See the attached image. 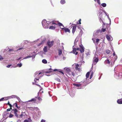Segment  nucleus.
I'll return each mask as SVG.
<instances>
[{
    "label": "nucleus",
    "instance_id": "1",
    "mask_svg": "<svg viewBox=\"0 0 122 122\" xmlns=\"http://www.w3.org/2000/svg\"><path fill=\"white\" fill-rule=\"evenodd\" d=\"M42 25L44 28H47L49 27L48 25L51 24H55V23H53L50 22H47L46 20H43L42 22Z\"/></svg>",
    "mask_w": 122,
    "mask_h": 122
},
{
    "label": "nucleus",
    "instance_id": "2",
    "mask_svg": "<svg viewBox=\"0 0 122 122\" xmlns=\"http://www.w3.org/2000/svg\"><path fill=\"white\" fill-rule=\"evenodd\" d=\"M99 55V53L98 52H96L94 55V57L93 58L92 65H95L97 62L98 61V56Z\"/></svg>",
    "mask_w": 122,
    "mask_h": 122
},
{
    "label": "nucleus",
    "instance_id": "3",
    "mask_svg": "<svg viewBox=\"0 0 122 122\" xmlns=\"http://www.w3.org/2000/svg\"><path fill=\"white\" fill-rule=\"evenodd\" d=\"M49 70H52V71H50L51 72L52 71H57L60 72V73H62V74H64V73L60 69H55L53 70L51 68H50L49 69Z\"/></svg>",
    "mask_w": 122,
    "mask_h": 122
},
{
    "label": "nucleus",
    "instance_id": "4",
    "mask_svg": "<svg viewBox=\"0 0 122 122\" xmlns=\"http://www.w3.org/2000/svg\"><path fill=\"white\" fill-rule=\"evenodd\" d=\"M80 48H77V50H80L81 53L83 52L84 51V50L83 46L80 45Z\"/></svg>",
    "mask_w": 122,
    "mask_h": 122
},
{
    "label": "nucleus",
    "instance_id": "5",
    "mask_svg": "<svg viewBox=\"0 0 122 122\" xmlns=\"http://www.w3.org/2000/svg\"><path fill=\"white\" fill-rule=\"evenodd\" d=\"M14 112V113L15 116L17 117L18 116L17 112H18L17 110L16 109H12L11 111V112L12 113H13V112Z\"/></svg>",
    "mask_w": 122,
    "mask_h": 122
},
{
    "label": "nucleus",
    "instance_id": "6",
    "mask_svg": "<svg viewBox=\"0 0 122 122\" xmlns=\"http://www.w3.org/2000/svg\"><path fill=\"white\" fill-rule=\"evenodd\" d=\"M54 41H51L48 42H47V44L48 45L49 47H51L53 45Z\"/></svg>",
    "mask_w": 122,
    "mask_h": 122
},
{
    "label": "nucleus",
    "instance_id": "7",
    "mask_svg": "<svg viewBox=\"0 0 122 122\" xmlns=\"http://www.w3.org/2000/svg\"><path fill=\"white\" fill-rule=\"evenodd\" d=\"M36 99L35 98H33L31 100H30L27 102V103L30 104V103H29V102L31 103H32L36 102Z\"/></svg>",
    "mask_w": 122,
    "mask_h": 122
},
{
    "label": "nucleus",
    "instance_id": "8",
    "mask_svg": "<svg viewBox=\"0 0 122 122\" xmlns=\"http://www.w3.org/2000/svg\"><path fill=\"white\" fill-rule=\"evenodd\" d=\"M73 52L74 54H75L76 55L78 54V52H76V48L74 47V46H73Z\"/></svg>",
    "mask_w": 122,
    "mask_h": 122
},
{
    "label": "nucleus",
    "instance_id": "9",
    "mask_svg": "<svg viewBox=\"0 0 122 122\" xmlns=\"http://www.w3.org/2000/svg\"><path fill=\"white\" fill-rule=\"evenodd\" d=\"M64 71L68 73H69L70 74V72H71L70 70V69L69 68H64Z\"/></svg>",
    "mask_w": 122,
    "mask_h": 122
},
{
    "label": "nucleus",
    "instance_id": "10",
    "mask_svg": "<svg viewBox=\"0 0 122 122\" xmlns=\"http://www.w3.org/2000/svg\"><path fill=\"white\" fill-rule=\"evenodd\" d=\"M106 38L108 41H112V38L110 36L107 35H106Z\"/></svg>",
    "mask_w": 122,
    "mask_h": 122
},
{
    "label": "nucleus",
    "instance_id": "11",
    "mask_svg": "<svg viewBox=\"0 0 122 122\" xmlns=\"http://www.w3.org/2000/svg\"><path fill=\"white\" fill-rule=\"evenodd\" d=\"M75 68L76 70L79 71L80 70V67L78 64H75Z\"/></svg>",
    "mask_w": 122,
    "mask_h": 122
},
{
    "label": "nucleus",
    "instance_id": "12",
    "mask_svg": "<svg viewBox=\"0 0 122 122\" xmlns=\"http://www.w3.org/2000/svg\"><path fill=\"white\" fill-rule=\"evenodd\" d=\"M22 66V64L21 63H20V64H19V63L18 64H17V66H12L11 67V68H12V67L15 68V67H16L17 66H18L19 67H20L21 66Z\"/></svg>",
    "mask_w": 122,
    "mask_h": 122
},
{
    "label": "nucleus",
    "instance_id": "13",
    "mask_svg": "<svg viewBox=\"0 0 122 122\" xmlns=\"http://www.w3.org/2000/svg\"><path fill=\"white\" fill-rule=\"evenodd\" d=\"M76 27V26L75 25L73 26L72 30V33H74L75 31Z\"/></svg>",
    "mask_w": 122,
    "mask_h": 122
},
{
    "label": "nucleus",
    "instance_id": "14",
    "mask_svg": "<svg viewBox=\"0 0 122 122\" xmlns=\"http://www.w3.org/2000/svg\"><path fill=\"white\" fill-rule=\"evenodd\" d=\"M117 102L119 104H122V99H118L117 101Z\"/></svg>",
    "mask_w": 122,
    "mask_h": 122
},
{
    "label": "nucleus",
    "instance_id": "15",
    "mask_svg": "<svg viewBox=\"0 0 122 122\" xmlns=\"http://www.w3.org/2000/svg\"><path fill=\"white\" fill-rule=\"evenodd\" d=\"M48 47L47 46L45 47L43 49V50L45 52H46L47 51Z\"/></svg>",
    "mask_w": 122,
    "mask_h": 122
},
{
    "label": "nucleus",
    "instance_id": "16",
    "mask_svg": "<svg viewBox=\"0 0 122 122\" xmlns=\"http://www.w3.org/2000/svg\"><path fill=\"white\" fill-rule=\"evenodd\" d=\"M63 30H64V31L65 32H70V30L68 28H64Z\"/></svg>",
    "mask_w": 122,
    "mask_h": 122
},
{
    "label": "nucleus",
    "instance_id": "17",
    "mask_svg": "<svg viewBox=\"0 0 122 122\" xmlns=\"http://www.w3.org/2000/svg\"><path fill=\"white\" fill-rule=\"evenodd\" d=\"M56 26H50L49 28L51 29L54 30Z\"/></svg>",
    "mask_w": 122,
    "mask_h": 122
},
{
    "label": "nucleus",
    "instance_id": "18",
    "mask_svg": "<svg viewBox=\"0 0 122 122\" xmlns=\"http://www.w3.org/2000/svg\"><path fill=\"white\" fill-rule=\"evenodd\" d=\"M7 99V97H4L1 98L0 99V101H3L4 100H6Z\"/></svg>",
    "mask_w": 122,
    "mask_h": 122
},
{
    "label": "nucleus",
    "instance_id": "19",
    "mask_svg": "<svg viewBox=\"0 0 122 122\" xmlns=\"http://www.w3.org/2000/svg\"><path fill=\"white\" fill-rule=\"evenodd\" d=\"M81 85V84L80 83H79L78 84H73V85L74 86H75L77 87H79Z\"/></svg>",
    "mask_w": 122,
    "mask_h": 122
},
{
    "label": "nucleus",
    "instance_id": "20",
    "mask_svg": "<svg viewBox=\"0 0 122 122\" xmlns=\"http://www.w3.org/2000/svg\"><path fill=\"white\" fill-rule=\"evenodd\" d=\"M41 73V72H40L38 73V72L37 71L36 72L35 74V75H34V76L35 77L36 76V75L38 74V75L40 74Z\"/></svg>",
    "mask_w": 122,
    "mask_h": 122
},
{
    "label": "nucleus",
    "instance_id": "21",
    "mask_svg": "<svg viewBox=\"0 0 122 122\" xmlns=\"http://www.w3.org/2000/svg\"><path fill=\"white\" fill-rule=\"evenodd\" d=\"M62 53V50L60 49H59L58 50V54L59 55H60Z\"/></svg>",
    "mask_w": 122,
    "mask_h": 122
},
{
    "label": "nucleus",
    "instance_id": "22",
    "mask_svg": "<svg viewBox=\"0 0 122 122\" xmlns=\"http://www.w3.org/2000/svg\"><path fill=\"white\" fill-rule=\"evenodd\" d=\"M42 62L43 63L45 64H46L47 63V61L45 59H43L42 60Z\"/></svg>",
    "mask_w": 122,
    "mask_h": 122
},
{
    "label": "nucleus",
    "instance_id": "23",
    "mask_svg": "<svg viewBox=\"0 0 122 122\" xmlns=\"http://www.w3.org/2000/svg\"><path fill=\"white\" fill-rule=\"evenodd\" d=\"M89 74L90 72H89L87 73L86 75V78H88L89 77Z\"/></svg>",
    "mask_w": 122,
    "mask_h": 122
},
{
    "label": "nucleus",
    "instance_id": "24",
    "mask_svg": "<svg viewBox=\"0 0 122 122\" xmlns=\"http://www.w3.org/2000/svg\"><path fill=\"white\" fill-rule=\"evenodd\" d=\"M23 113L22 112V114L20 115V117L21 118H24V116H25L23 115V114H22L23 113Z\"/></svg>",
    "mask_w": 122,
    "mask_h": 122
},
{
    "label": "nucleus",
    "instance_id": "25",
    "mask_svg": "<svg viewBox=\"0 0 122 122\" xmlns=\"http://www.w3.org/2000/svg\"><path fill=\"white\" fill-rule=\"evenodd\" d=\"M61 3L62 4H63L65 3V0H61Z\"/></svg>",
    "mask_w": 122,
    "mask_h": 122
},
{
    "label": "nucleus",
    "instance_id": "26",
    "mask_svg": "<svg viewBox=\"0 0 122 122\" xmlns=\"http://www.w3.org/2000/svg\"><path fill=\"white\" fill-rule=\"evenodd\" d=\"M32 57V56H26V57H24L23 58V59H27V58H30L31 57Z\"/></svg>",
    "mask_w": 122,
    "mask_h": 122
},
{
    "label": "nucleus",
    "instance_id": "27",
    "mask_svg": "<svg viewBox=\"0 0 122 122\" xmlns=\"http://www.w3.org/2000/svg\"><path fill=\"white\" fill-rule=\"evenodd\" d=\"M101 5L103 7H105L106 6V4L105 3H103L101 4Z\"/></svg>",
    "mask_w": 122,
    "mask_h": 122
},
{
    "label": "nucleus",
    "instance_id": "28",
    "mask_svg": "<svg viewBox=\"0 0 122 122\" xmlns=\"http://www.w3.org/2000/svg\"><path fill=\"white\" fill-rule=\"evenodd\" d=\"M105 62L107 63L108 64H109L110 62L109 60H107L105 61Z\"/></svg>",
    "mask_w": 122,
    "mask_h": 122
},
{
    "label": "nucleus",
    "instance_id": "29",
    "mask_svg": "<svg viewBox=\"0 0 122 122\" xmlns=\"http://www.w3.org/2000/svg\"><path fill=\"white\" fill-rule=\"evenodd\" d=\"M13 107H18L17 103H15L13 104Z\"/></svg>",
    "mask_w": 122,
    "mask_h": 122
},
{
    "label": "nucleus",
    "instance_id": "30",
    "mask_svg": "<svg viewBox=\"0 0 122 122\" xmlns=\"http://www.w3.org/2000/svg\"><path fill=\"white\" fill-rule=\"evenodd\" d=\"M77 41L78 40H77L76 39V40H75V42L74 43V47H75V46H76V43L77 42Z\"/></svg>",
    "mask_w": 122,
    "mask_h": 122
},
{
    "label": "nucleus",
    "instance_id": "31",
    "mask_svg": "<svg viewBox=\"0 0 122 122\" xmlns=\"http://www.w3.org/2000/svg\"><path fill=\"white\" fill-rule=\"evenodd\" d=\"M93 76V73L92 71V72H91V75L90 76V79H91L92 77Z\"/></svg>",
    "mask_w": 122,
    "mask_h": 122
},
{
    "label": "nucleus",
    "instance_id": "32",
    "mask_svg": "<svg viewBox=\"0 0 122 122\" xmlns=\"http://www.w3.org/2000/svg\"><path fill=\"white\" fill-rule=\"evenodd\" d=\"M14 116V115L11 113L10 114L9 116V117L10 118Z\"/></svg>",
    "mask_w": 122,
    "mask_h": 122
},
{
    "label": "nucleus",
    "instance_id": "33",
    "mask_svg": "<svg viewBox=\"0 0 122 122\" xmlns=\"http://www.w3.org/2000/svg\"><path fill=\"white\" fill-rule=\"evenodd\" d=\"M60 27L62 29V30L63 31H64V30H63L64 29V27L63 25L62 26H61Z\"/></svg>",
    "mask_w": 122,
    "mask_h": 122
},
{
    "label": "nucleus",
    "instance_id": "34",
    "mask_svg": "<svg viewBox=\"0 0 122 122\" xmlns=\"http://www.w3.org/2000/svg\"><path fill=\"white\" fill-rule=\"evenodd\" d=\"M106 52L107 54H109L110 52V51L108 50H106Z\"/></svg>",
    "mask_w": 122,
    "mask_h": 122
},
{
    "label": "nucleus",
    "instance_id": "35",
    "mask_svg": "<svg viewBox=\"0 0 122 122\" xmlns=\"http://www.w3.org/2000/svg\"><path fill=\"white\" fill-rule=\"evenodd\" d=\"M43 93V91L41 89L40 90L39 92L38 93V95H39V93Z\"/></svg>",
    "mask_w": 122,
    "mask_h": 122
},
{
    "label": "nucleus",
    "instance_id": "36",
    "mask_svg": "<svg viewBox=\"0 0 122 122\" xmlns=\"http://www.w3.org/2000/svg\"><path fill=\"white\" fill-rule=\"evenodd\" d=\"M58 24L59 26H62V25H63L61 23H58Z\"/></svg>",
    "mask_w": 122,
    "mask_h": 122
},
{
    "label": "nucleus",
    "instance_id": "37",
    "mask_svg": "<svg viewBox=\"0 0 122 122\" xmlns=\"http://www.w3.org/2000/svg\"><path fill=\"white\" fill-rule=\"evenodd\" d=\"M27 120H28V122H31V121H32V120L30 118H28V119Z\"/></svg>",
    "mask_w": 122,
    "mask_h": 122
},
{
    "label": "nucleus",
    "instance_id": "38",
    "mask_svg": "<svg viewBox=\"0 0 122 122\" xmlns=\"http://www.w3.org/2000/svg\"><path fill=\"white\" fill-rule=\"evenodd\" d=\"M11 107H10V108H9V109H7L6 110L7 111H10V110L12 109Z\"/></svg>",
    "mask_w": 122,
    "mask_h": 122
},
{
    "label": "nucleus",
    "instance_id": "39",
    "mask_svg": "<svg viewBox=\"0 0 122 122\" xmlns=\"http://www.w3.org/2000/svg\"><path fill=\"white\" fill-rule=\"evenodd\" d=\"M106 30L105 29H102V30H101V31H102V32H105Z\"/></svg>",
    "mask_w": 122,
    "mask_h": 122
},
{
    "label": "nucleus",
    "instance_id": "40",
    "mask_svg": "<svg viewBox=\"0 0 122 122\" xmlns=\"http://www.w3.org/2000/svg\"><path fill=\"white\" fill-rule=\"evenodd\" d=\"M56 80L58 81V82H60V79L57 78L56 79Z\"/></svg>",
    "mask_w": 122,
    "mask_h": 122
},
{
    "label": "nucleus",
    "instance_id": "41",
    "mask_svg": "<svg viewBox=\"0 0 122 122\" xmlns=\"http://www.w3.org/2000/svg\"><path fill=\"white\" fill-rule=\"evenodd\" d=\"M12 65H11V64H10V65H8L7 66H6V67L7 68H9Z\"/></svg>",
    "mask_w": 122,
    "mask_h": 122
},
{
    "label": "nucleus",
    "instance_id": "42",
    "mask_svg": "<svg viewBox=\"0 0 122 122\" xmlns=\"http://www.w3.org/2000/svg\"><path fill=\"white\" fill-rule=\"evenodd\" d=\"M11 98H15L16 97H17L16 96H11Z\"/></svg>",
    "mask_w": 122,
    "mask_h": 122
},
{
    "label": "nucleus",
    "instance_id": "43",
    "mask_svg": "<svg viewBox=\"0 0 122 122\" xmlns=\"http://www.w3.org/2000/svg\"><path fill=\"white\" fill-rule=\"evenodd\" d=\"M112 51H113V49L112 48ZM113 51V55L114 56H115V52L114 51Z\"/></svg>",
    "mask_w": 122,
    "mask_h": 122
},
{
    "label": "nucleus",
    "instance_id": "44",
    "mask_svg": "<svg viewBox=\"0 0 122 122\" xmlns=\"http://www.w3.org/2000/svg\"><path fill=\"white\" fill-rule=\"evenodd\" d=\"M38 99L40 101H41L42 100V99L40 97H38Z\"/></svg>",
    "mask_w": 122,
    "mask_h": 122
},
{
    "label": "nucleus",
    "instance_id": "45",
    "mask_svg": "<svg viewBox=\"0 0 122 122\" xmlns=\"http://www.w3.org/2000/svg\"><path fill=\"white\" fill-rule=\"evenodd\" d=\"M99 41V39H96V42L98 43V42Z\"/></svg>",
    "mask_w": 122,
    "mask_h": 122
},
{
    "label": "nucleus",
    "instance_id": "46",
    "mask_svg": "<svg viewBox=\"0 0 122 122\" xmlns=\"http://www.w3.org/2000/svg\"><path fill=\"white\" fill-rule=\"evenodd\" d=\"M97 0V2L98 3L100 4V1L99 0Z\"/></svg>",
    "mask_w": 122,
    "mask_h": 122
},
{
    "label": "nucleus",
    "instance_id": "47",
    "mask_svg": "<svg viewBox=\"0 0 122 122\" xmlns=\"http://www.w3.org/2000/svg\"><path fill=\"white\" fill-rule=\"evenodd\" d=\"M3 59V58H2V57L1 56H0V60H2Z\"/></svg>",
    "mask_w": 122,
    "mask_h": 122
},
{
    "label": "nucleus",
    "instance_id": "48",
    "mask_svg": "<svg viewBox=\"0 0 122 122\" xmlns=\"http://www.w3.org/2000/svg\"><path fill=\"white\" fill-rule=\"evenodd\" d=\"M39 80L38 79H36V78H35V79H34V81L35 82H36V80Z\"/></svg>",
    "mask_w": 122,
    "mask_h": 122
},
{
    "label": "nucleus",
    "instance_id": "49",
    "mask_svg": "<svg viewBox=\"0 0 122 122\" xmlns=\"http://www.w3.org/2000/svg\"><path fill=\"white\" fill-rule=\"evenodd\" d=\"M45 121V120L42 119L41 122H46Z\"/></svg>",
    "mask_w": 122,
    "mask_h": 122
},
{
    "label": "nucleus",
    "instance_id": "50",
    "mask_svg": "<svg viewBox=\"0 0 122 122\" xmlns=\"http://www.w3.org/2000/svg\"><path fill=\"white\" fill-rule=\"evenodd\" d=\"M13 51V50L12 49H9V51Z\"/></svg>",
    "mask_w": 122,
    "mask_h": 122
},
{
    "label": "nucleus",
    "instance_id": "51",
    "mask_svg": "<svg viewBox=\"0 0 122 122\" xmlns=\"http://www.w3.org/2000/svg\"><path fill=\"white\" fill-rule=\"evenodd\" d=\"M42 42H41V43H40L38 45V46H41L42 44Z\"/></svg>",
    "mask_w": 122,
    "mask_h": 122
},
{
    "label": "nucleus",
    "instance_id": "52",
    "mask_svg": "<svg viewBox=\"0 0 122 122\" xmlns=\"http://www.w3.org/2000/svg\"><path fill=\"white\" fill-rule=\"evenodd\" d=\"M106 14V15L108 16V18L110 20V21H111V20H110V18L109 17L108 15H107V14Z\"/></svg>",
    "mask_w": 122,
    "mask_h": 122
},
{
    "label": "nucleus",
    "instance_id": "53",
    "mask_svg": "<svg viewBox=\"0 0 122 122\" xmlns=\"http://www.w3.org/2000/svg\"><path fill=\"white\" fill-rule=\"evenodd\" d=\"M71 73H72V75L73 76H74L75 75V73L73 72H71Z\"/></svg>",
    "mask_w": 122,
    "mask_h": 122
},
{
    "label": "nucleus",
    "instance_id": "54",
    "mask_svg": "<svg viewBox=\"0 0 122 122\" xmlns=\"http://www.w3.org/2000/svg\"><path fill=\"white\" fill-rule=\"evenodd\" d=\"M21 58H22L21 57H20L18 58V59H17V60H19Z\"/></svg>",
    "mask_w": 122,
    "mask_h": 122
},
{
    "label": "nucleus",
    "instance_id": "55",
    "mask_svg": "<svg viewBox=\"0 0 122 122\" xmlns=\"http://www.w3.org/2000/svg\"><path fill=\"white\" fill-rule=\"evenodd\" d=\"M8 104H9V105L10 106V107H12V105H11L9 103H8Z\"/></svg>",
    "mask_w": 122,
    "mask_h": 122
},
{
    "label": "nucleus",
    "instance_id": "56",
    "mask_svg": "<svg viewBox=\"0 0 122 122\" xmlns=\"http://www.w3.org/2000/svg\"><path fill=\"white\" fill-rule=\"evenodd\" d=\"M24 122H28V121L27 120H25L24 121Z\"/></svg>",
    "mask_w": 122,
    "mask_h": 122
},
{
    "label": "nucleus",
    "instance_id": "57",
    "mask_svg": "<svg viewBox=\"0 0 122 122\" xmlns=\"http://www.w3.org/2000/svg\"><path fill=\"white\" fill-rule=\"evenodd\" d=\"M81 20V19H80V20H79V24H81V22H80Z\"/></svg>",
    "mask_w": 122,
    "mask_h": 122
},
{
    "label": "nucleus",
    "instance_id": "58",
    "mask_svg": "<svg viewBox=\"0 0 122 122\" xmlns=\"http://www.w3.org/2000/svg\"><path fill=\"white\" fill-rule=\"evenodd\" d=\"M36 85L37 86H39L41 88V86L39 85L38 84H36Z\"/></svg>",
    "mask_w": 122,
    "mask_h": 122
},
{
    "label": "nucleus",
    "instance_id": "59",
    "mask_svg": "<svg viewBox=\"0 0 122 122\" xmlns=\"http://www.w3.org/2000/svg\"><path fill=\"white\" fill-rule=\"evenodd\" d=\"M22 49V48H19V49L18 50H21V49Z\"/></svg>",
    "mask_w": 122,
    "mask_h": 122
},
{
    "label": "nucleus",
    "instance_id": "60",
    "mask_svg": "<svg viewBox=\"0 0 122 122\" xmlns=\"http://www.w3.org/2000/svg\"><path fill=\"white\" fill-rule=\"evenodd\" d=\"M63 59L64 60L66 59L65 57H63Z\"/></svg>",
    "mask_w": 122,
    "mask_h": 122
},
{
    "label": "nucleus",
    "instance_id": "61",
    "mask_svg": "<svg viewBox=\"0 0 122 122\" xmlns=\"http://www.w3.org/2000/svg\"><path fill=\"white\" fill-rule=\"evenodd\" d=\"M17 107V108H19H19H20V107Z\"/></svg>",
    "mask_w": 122,
    "mask_h": 122
},
{
    "label": "nucleus",
    "instance_id": "62",
    "mask_svg": "<svg viewBox=\"0 0 122 122\" xmlns=\"http://www.w3.org/2000/svg\"><path fill=\"white\" fill-rule=\"evenodd\" d=\"M100 77H99V79H100Z\"/></svg>",
    "mask_w": 122,
    "mask_h": 122
},
{
    "label": "nucleus",
    "instance_id": "63",
    "mask_svg": "<svg viewBox=\"0 0 122 122\" xmlns=\"http://www.w3.org/2000/svg\"><path fill=\"white\" fill-rule=\"evenodd\" d=\"M33 83V84H35L34 83Z\"/></svg>",
    "mask_w": 122,
    "mask_h": 122
},
{
    "label": "nucleus",
    "instance_id": "64",
    "mask_svg": "<svg viewBox=\"0 0 122 122\" xmlns=\"http://www.w3.org/2000/svg\"><path fill=\"white\" fill-rule=\"evenodd\" d=\"M41 84H43V83H42Z\"/></svg>",
    "mask_w": 122,
    "mask_h": 122
}]
</instances>
